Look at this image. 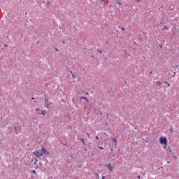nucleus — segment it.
Listing matches in <instances>:
<instances>
[{
	"instance_id": "1",
	"label": "nucleus",
	"mask_w": 179,
	"mask_h": 179,
	"mask_svg": "<svg viewBox=\"0 0 179 179\" xmlns=\"http://www.w3.org/2000/svg\"><path fill=\"white\" fill-rule=\"evenodd\" d=\"M34 155L37 157H41L44 155V148H42L41 150H38L34 152Z\"/></svg>"
},
{
	"instance_id": "2",
	"label": "nucleus",
	"mask_w": 179,
	"mask_h": 179,
	"mask_svg": "<svg viewBox=\"0 0 179 179\" xmlns=\"http://www.w3.org/2000/svg\"><path fill=\"white\" fill-rule=\"evenodd\" d=\"M159 142L161 145H164V146H167V138L166 137H161L159 138Z\"/></svg>"
},
{
	"instance_id": "3",
	"label": "nucleus",
	"mask_w": 179,
	"mask_h": 179,
	"mask_svg": "<svg viewBox=\"0 0 179 179\" xmlns=\"http://www.w3.org/2000/svg\"><path fill=\"white\" fill-rule=\"evenodd\" d=\"M106 167L108 169L109 171H113V169L111 164H108V165H106Z\"/></svg>"
},
{
	"instance_id": "4",
	"label": "nucleus",
	"mask_w": 179,
	"mask_h": 179,
	"mask_svg": "<svg viewBox=\"0 0 179 179\" xmlns=\"http://www.w3.org/2000/svg\"><path fill=\"white\" fill-rule=\"evenodd\" d=\"M45 104L46 105V108H48L50 107V103L48 102V99H45Z\"/></svg>"
},
{
	"instance_id": "5",
	"label": "nucleus",
	"mask_w": 179,
	"mask_h": 179,
	"mask_svg": "<svg viewBox=\"0 0 179 179\" xmlns=\"http://www.w3.org/2000/svg\"><path fill=\"white\" fill-rule=\"evenodd\" d=\"M36 111L39 115H41L42 110L40 108H36Z\"/></svg>"
},
{
	"instance_id": "6",
	"label": "nucleus",
	"mask_w": 179,
	"mask_h": 179,
	"mask_svg": "<svg viewBox=\"0 0 179 179\" xmlns=\"http://www.w3.org/2000/svg\"><path fill=\"white\" fill-rule=\"evenodd\" d=\"M41 115H47V110H42Z\"/></svg>"
},
{
	"instance_id": "7",
	"label": "nucleus",
	"mask_w": 179,
	"mask_h": 179,
	"mask_svg": "<svg viewBox=\"0 0 179 179\" xmlns=\"http://www.w3.org/2000/svg\"><path fill=\"white\" fill-rule=\"evenodd\" d=\"M80 100L83 99V100H85L86 101H89V99L85 96H80Z\"/></svg>"
},
{
	"instance_id": "8",
	"label": "nucleus",
	"mask_w": 179,
	"mask_h": 179,
	"mask_svg": "<svg viewBox=\"0 0 179 179\" xmlns=\"http://www.w3.org/2000/svg\"><path fill=\"white\" fill-rule=\"evenodd\" d=\"M112 141L115 143V146H117V140L115 138H113Z\"/></svg>"
},
{
	"instance_id": "9",
	"label": "nucleus",
	"mask_w": 179,
	"mask_h": 179,
	"mask_svg": "<svg viewBox=\"0 0 179 179\" xmlns=\"http://www.w3.org/2000/svg\"><path fill=\"white\" fill-rule=\"evenodd\" d=\"M43 155H50V152L48 151H47L46 150H45V148H44Z\"/></svg>"
},
{
	"instance_id": "10",
	"label": "nucleus",
	"mask_w": 179,
	"mask_h": 179,
	"mask_svg": "<svg viewBox=\"0 0 179 179\" xmlns=\"http://www.w3.org/2000/svg\"><path fill=\"white\" fill-rule=\"evenodd\" d=\"M15 131L16 134H17L18 132H20V130L18 129L17 127H15Z\"/></svg>"
},
{
	"instance_id": "11",
	"label": "nucleus",
	"mask_w": 179,
	"mask_h": 179,
	"mask_svg": "<svg viewBox=\"0 0 179 179\" xmlns=\"http://www.w3.org/2000/svg\"><path fill=\"white\" fill-rule=\"evenodd\" d=\"M81 142H83V145L86 146V143H85V140L83 138H80Z\"/></svg>"
},
{
	"instance_id": "12",
	"label": "nucleus",
	"mask_w": 179,
	"mask_h": 179,
	"mask_svg": "<svg viewBox=\"0 0 179 179\" xmlns=\"http://www.w3.org/2000/svg\"><path fill=\"white\" fill-rule=\"evenodd\" d=\"M157 84L158 85V86H161L162 82H160V81H157Z\"/></svg>"
},
{
	"instance_id": "13",
	"label": "nucleus",
	"mask_w": 179,
	"mask_h": 179,
	"mask_svg": "<svg viewBox=\"0 0 179 179\" xmlns=\"http://www.w3.org/2000/svg\"><path fill=\"white\" fill-rule=\"evenodd\" d=\"M31 173H34V174H37V172H36V170H33V171H31Z\"/></svg>"
},
{
	"instance_id": "14",
	"label": "nucleus",
	"mask_w": 179,
	"mask_h": 179,
	"mask_svg": "<svg viewBox=\"0 0 179 179\" xmlns=\"http://www.w3.org/2000/svg\"><path fill=\"white\" fill-rule=\"evenodd\" d=\"M123 31H125V29L124 27L121 28Z\"/></svg>"
},
{
	"instance_id": "15",
	"label": "nucleus",
	"mask_w": 179,
	"mask_h": 179,
	"mask_svg": "<svg viewBox=\"0 0 179 179\" xmlns=\"http://www.w3.org/2000/svg\"><path fill=\"white\" fill-rule=\"evenodd\" d=\"M165 83H166V85H168V87H169L170 85L169 84V83L165 82Z\"/></svg>"
},
{
	"instance_id": "16",
	"label": "nucleus",
	"mask_w": 179,
	"mask_h": 179,
	"mask_svg": "<svg viewBox=\"0 0 179 179\" xmlns=\"http://www.w3.org/2000/svg\"><path fill=\"white\" fill-rule=\"evenodd\" d=\"M96 141H99V136H96Z\"/></svg>"
},
{
	"instance_id": "17",
	"label": "nucleus",
	"mask_w": 179,
	"mask_h": 179,
	"mask_svg": "<svg viewBox=\"0 0 179 179\" xmlns=\"http://www.w3.org/2000/svg\"><path fill=\"white\" fill-rule=\"evenodd\" d=\"M87 135L88 138H90V134H87Z\"/></svg>"
},
{
	"instance_id": "18",
	"label": "nucleus",
	"mask_w": 179,
	"mask_h": 179,
	"mask_svg": "<svg viewBox=\"0 0 179 179\" xmlns=\"http://www.w3.org/2000/svg\"><path fill=\"white\" fill-rule=\"evenodd\" d=\"M118 5H119L120 6H121V3H120V2H118Z\"/></svg>"
},
{
	"instance_id": "19",
	"label": "nucleus",
	"mask_w": 179,
	"mask_h": 179,
	"mask_svg": "<svg viewBox=\"0 0 179 179\" xmlns=\"http://www.w3.org/2000/svg\"><path fill=\"white\" fill-rule=\"evenodd\" d=\"M99 149H102V150H103V149H104V148H103V147H99Z\"/></svg>"
},
{
	"instance_id": "20",
	"label": "nucleus",
	"mask_w": 179,
	"mask_h": 179,
	"mask_svg": "<svg viewBox=\"0 0 179 179\" xmlns=\"http://www.w3.org/2000/svg\"><path fill=\"white\" fill-rule=\"evenodd\" d=\"M170 131H171V132H173V128H171Z\"/></svg>"
},
{
	"instance_id": "21",
	"label": "nucleus",
	"mask_w": 179,
	"mask_h": 179,
	"mask_svg": "<svg viewBox=\"0 0 179 179\" xmlns=\"http://www.w3.org/2000/svg\"><path fill=\"white\" fill-rule=\"evenodd\" d=\"M171 6H172L173 8H174V6H170V8H171Z\"/></svg>"
},
{
	"instance_id": "22",
	"label": "nucleus",
	"mask_w": 179,
	"mask_h": 179,
	"mask_svg": "<svg viewBox=\"0 0 179 179\" xmlns=\"http://www.w3.org/2000/svg\"><path fill=\"white\" fill-rule=\"evenodd\" d=\"M99 52H100V54H102V52H101V50H100V51H99Z\"/></svg>"
},
{
	"instance_id": "23",
	"label": "nucleus",
	"mask_w": 179,
	"mask_h": 179,
	"mask_svg": "<svg viewBox=\"0 0 179 179\" xmlns=\"http://www.w3.org/2000/svg\"><path fill=\"white\" fill-rule=\"evenodd\" d=\"M31 100H34V97H32V98H31Z\"/></svg>"
},
{
	"instance_id": "24",
	"label": "nucleus",
	"mask_w": 179,
	"mask_h": 179,
	"mask_svg": "<svg viewBox=\"0 0 179 179\" xmlns=\"http://www.w3.org/2000/svg\"><path fill=\"white\" fill-rule=\"evenodd\" d=\"M56 51H58V49H57V48H56Z\"/></svg>"
},
{
	"instance_id": "25",
	"label": "nucleus",
	"mask_w": 179,
	"mask_h": 179,
	"mask_svg": "<svg viewBox=\"0 0 179 179\" xmlns=\"http://www.w3.org/2000/svg\"><path fill=\"white\" fill-rule=\"evenodd\" d=\"M174 157H175V159H177V157L175 156Z\"/></svg>"
},
{
	"instance_id": "26",
	"label": "nucleus",
	"mask_w": 179,
	"mask_h": 179,
	"mask_svg": "<svg viewBox=\"0 0 179 179\" xmlns=\"http://www.w3.org/2000/svg\"><path fill=\"white\" fill-rule=\"evenodd\" d=\"M137 1V2H139V0H136Z\"/></svg>"
},
{
	"instance_id": "27",
	"label": "nucleus",
	"mask_w": 179,
	"mask_h": 179,
	"mask_svg": "<svg viewBox=\"0 0 179 179\" xmlns=\"http://www.w3.org/2000/svg\"><path fill=\"white\" fill-rule=\"evenodd\" d=\"M104 134H105V135H107V134H106V133H104Z\"/></svg>"
},
{
	"instance_id": "28",
	"label": "nucleus",
	"mask_w": 179,
	"mask_h": 179,
	"mask_svg": "<svg viewBox=\"0 0 179 179\" xmlns=\"http://www.w3.org/2000/svg\"><path fill=\"white\" fill-rule=\"evenodd\" d=\"M86 94H89V93H87V92Z\"/></svg>"
},
{
	"instance_id": "29",
	"label": "nucleus",
	"mask_w": 179,
	"mask_h": 179,
	"mask_svg": "<svg viewBox=\"0 0 179 179\" xmlns=\"http://www.w3.org/2000/svg\"><path fill=\"white\" fill-rule=\"evenodd\" d=\"M167 163H170V162H167Z\"/></svg>"
}]
</instances>
